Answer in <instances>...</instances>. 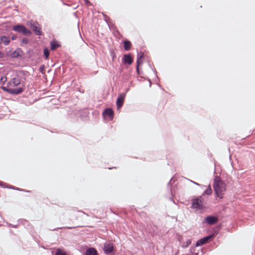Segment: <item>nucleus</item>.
Listing matches in <instances>:
<instances>
[{
  "label": "nucleus",
  "instance_id": "bb28decb",
  "mask_svg": "<svg viewBox=\"0 0 255 255\" xmlns=\"http://www.w3.org/2000/svg\"><path fill=\"white\" fill-rule=\"evenodd\" d=\"M142 63V61L141 59H139L137 58L136 60V65H138V67L139 66V65Z\"/></svg>",
  "mask_w": 255,
  "mask_h": 255
},
{
  "label": "nucleus",
  "instance_id": "7c9ffc66",
  "mask_svg": "<svg viewBox=\"0 0 255 255\" xmlns=\"http://www.w3.org/2000/svg\"><path fill=\"white\" fill-rule=\"evenodd\" d=\"M44 65H41L40 67H39V71L42 72V71L44 69Z\"/></svg>",
  "mask_w": 255,
  "mask_h": 255
},
{
  "label": "nucleus",
  "instance_id": "a18cd8bd",
  "mask_svg": "<svg viewBox=\"0 0 255 255\" xmlns=\"http://www.w3.org/2000/svg\"><path fill=\"white\" fill-rule=\"evenodd\" d=\"M190 252H192V249H190Z\"/></svg>",
  "mask_w": 255,
  "mask_h": 255
},
{
  "label": "nucleus",
  "instance_id": "9d476101",
  "mask_svg": "<svg viewBox=\"0 0 255 255\" xmlns=\"http://www.w3.org/2000/svg\"><path fill=\"white\" fill-rule=\"evenodd\" d=\"M122 61L125 64L131 65L133 62V59L130 54H124L122 58Z\"/></svg>",
  "mask_w": 255,
  "mask_h": 255
},
{
  "label": "nucleus",
  "instance_id": "f03ea898",
  "mask_svg": "<svg viewBox=\"0 0 255 255\" xmlns=\"http://www.w3.org/2000/svg\"><path fill=\"white\" fill-rule=\"evenodd\" d=\"M191 208L196 210H202L205 208L203 206L202 196H199L192 199Z\"/></svg>",
  "mask_w": 255,
  "mask_h": 255
},
{
  "label": "nucleus",
  "instance_id": "a19ab883",
  "mask_svg": "<svg viewBox=\"0 0 255 255\" xmlns=\"http://www.w3.org/2000/svg\"><path fill=\"white\" fill-rule=\"evenodd\" d=\"M2 55V53H1V52L0 51V57H1Z\"/></svg>",
  "mask_w": 255,
  "mask_h": 255
},
{
  "label": "nucleus",
  "instance_id": "6ab92c4d",
  "mask_svg": "<svg viewBox=\"0 0 255 255\" xmlns=\"http://www.w3.org/2000/svg\"><path fill=\"white\" fill-rule=\"evenodd\" d=\"M44 56L45 59H47L49 56V51L47 48H45L43 50Z\"/></svg>",
  "mask_w": 255,
  "mask_h": 255
},
{
  "label": "nucleus",
  "instance_id": "7ed1b4c3",
  "mask_svg": "<svg viewBox=\"0 0 255 255\" xmlns=\"http://www.w3.org/2000/svg\"><path fill=\"white\" fill-rule=\"evenodd\" d=\"M12 30L14 31L22 33L24 35L29 36L32 33L31 31L25 26L18 24L13 26Z\"/></svg>",
  "mask_w": 255,
  "mask_h": 255
},
{
  "label": "nucleus",
  "instance_id": "412c9836",
  "mask_svg": "<svg viewBox=\"0 0 255 255\" xmlns=\"http://www.w3.org/2000/svg\"><path fill=\"white\" fill-rule=\"evenodd\" d=\"M55 255H66V253L58 249L56 250Z\"/></svg>",
  "mask_w": 255,
  "mask_h": 255
},
{
  "label": "nucleus",
  "instance_id": "0eeeda50",
  "mask_svg": "<svg viewBox=\"0 0 255 255\" xmlns=\"http://www.w3.org/2000/svg\"><path fill=\"white\" fill-rule=\"evenodd\" d=\"M214 237L213 235L206 236L202 239H200L197 241L196 243V247H199L203 245L204 244L208 243Z\"/></svg>",
  "mask_w": 255,
  "mask_h": 255
},
{
  "label": "nucleus",
  "instance_id": "de8ad7c7",
  "mask_svg": "<svg viewBox=\"0 0 255 255\" xmlns=\"http://www.w3.org/2000/svg\"><path fill=\"white\" fill-rule=\"evenodd\" d=\"M24 222H27V221L26 220H24L23 221Z\"/></svg>",
  "mask_w": 255,
  "mask_h": 255
},
{
  "label": "nucleus",
  "instance_id": "cd10ccee",
  "mask_svg": "<svg viewBox=\"0 0 255 255\" xmlns=\"http://www.w3.org/2000/svg\"><path fill=\"white\" fill-rule=\"evenodd\" d=\"M0 218H1V219H3V220L4 222H5L6 223V224L8 225V227H12V225L11 224H10V223H8L7 222H6V221L3 219V217H2L1 215H0Z\"/></svg>",
  "mask_w": 255,
  "mask_h": 255
},
{
  "label": "nucleus",
  "instance_id": "2f4dec72",
  "mask_svg": "<svg viewBox=\"0 0 255 255\" xmlns=\"http://www.w3.org/2000/svg\"><path fill=\"white\" fill-rule=\"evenodd\" d=\"M190 181L191 182H192L193 183H194V184H195V185H197V186H200V184H199V183H197V182H194V181H192V180H190Z\"/></svg>",
  "mask_w": 255,
  "mask_h": 255
},
{
  "label": "nucleus",
  "instance_id": "6e6552de",
  "mask_svg": "<svg viewBox=\"0 0 255 255\" xmlns=\"http://www.w3.org/2000/svg\"><path fill=\"white\" fill-rule=\"evenodd\" d=\"M218 221V218L214 216H208L204 220V222L207 223L209 225H212L217 223Z\"/></svg>",
  "mask_w": 255,
  "mask_h": 255
},
{
  "label": "nucleus",
  "instance_id": "9b49d317",
  "mask_svg": "<svg viewBox=\"0 0 255 255\" xmlns=\"http://www.w3.org/2000/svg\"><path fill=\"white\" fill-rule=\"evenodd\" d=\"M23 53V52L21 49L20 48H17L15 51L12 52L11 54V57L13 58H16L21 56Z\"/></svg>",
  "mask_w": 255,
  "mask_h": 255
},
{
  "label": "nucleus",
  "instance_id": "ddd939ff",
  "mask_svg": "<svg viewBox=\"0 0 255 255\" xmlns=\"http://www.w3.org/2000/svg\"><path fill=\"white\" fill-rule=\"evenodd\" d=\"M23 91H24L23 87H19V88H16V89H11L10 88L9 94H10L13 95H18V94L21 93L22 92H23Z\"/></svg>",
  "mask_w": 255,
  "mask_h": 255
},
{
  "label": "nucleus",
  "instance_id": "f8f14e48",
  "mask_svg": "<svg viewBox=\"0 0 255 255\" xmlns=\"http://www.w3.org/2000/svg\"><path fill=\"white\" fill-rule=\"evenodd\" d=\"M21 84L20 80L17 78H12L10 81H9L7 83L8 85L16 87L19 85Z\"/></svg>",
  "mask_w": 255,
  "mask_h": 255
},
{
  "label": "nucleus",
  "instance_id": "f3484780",
  "mask_svg": "<svg viewBox=\"0 0 255 255\" xmlns=\"http://www.w3.org/2000/svg\"><path fill=\"white\" fill-rule=\"evenodd\" d=\"M131 46V43L130 41L128 40H125L124 41V49L126 51H128L130 50Z\"/></svg>",
  "mask_w": 255,
  "mask_h": 255
},
{
  "label": "nucleus",
  "instance_id": "473e14b6",
  "mask_svg": "<svg viewBox=\"0 0 255 255\" xmlns=\"http://www.w3.org/2000/svg\"><path fill=\"white\" fill-rule=\"evenodd\" d=\"M6 184L1 181H0V186H3V185H5Z\"/></svg>",
  "mask_w": 255,
  "mask_h": 255
},
{
  "label": "nucleus",
  "instance_id": "79ce46f5",
  "mask_svg": "<svg viewBox=\"0 0 255 255\" xmlns=\"http://www.w3.org/2000/svg\"><path fill=\"white\" fill-rule=\"evenodd\" d=\"M68 229H73V227H67Z\"/></svg>",
  "mask_w": 255,
  "mask_h": 255
},
{
  "label": "nucleus",
  "instance_id": "c85d7f7f",
  "mask_svg": "<svg viewBox=\"0 0 255 255\" xmlns=\"http://www.w3.org/2000/svg\"><path fill=\"white\" fill-rule=\"evenodd\" d=\"M136 72L137 74H140L141 73L139 70V68L138 67V65H136Z\"/></svg>",
  "mask_w": 255,
  "mask_h": 255
},
{
  "label": "nucleus",
  "instance_id": "dca6fc26",
  "mask_svg": "<svg viewBox=\"0 0 255 255\" xmlns=\"http://www.w3.org/2000/svg\"><path fill=\"white\" fill-rule=\"evenodd\" d=\"M0 40L5 46L8 45L10 43L9 38L6 36H1L0 37Z\"/></svg>",
  "mask_w": 255,
  "mask_h": 255
},
{
  "label": "nucleus",
  "instance_id": "72a5a7b5",
  "mask_svg": "<svg viewBox=\"0 0 255 255\" xmlns=\"http://www.w3.org/2000/svg\"><path fill=\"white\" fill-rule=\"evenodd\" d=\"M16 35H13L12 37H11V39L12 40H15L16 38Z\"/></svg>",
  "mask_w": 255,
  "mask_h": 255
},
{
  "label": "nucleus",
  "instance_id": "c9c22d12",
  "mask_svg": "<svg viewBox=\"0 0 255 255\" xmlns=\"http://www.w3.org/2000/svg\"><path fill=\"white\" fill-rule=\"evenodd\" d=\"M12 227L13 228H17L18 227V224L14 225H12Z\"/></svg>",
  "mask_w": 255,
  "mask_h": 255
},
{
  "label": "nucleus",
  "instance_id": "423d86ee",
  "mask_svg": "<svg viewBox=\"0 0 255 255\" xmlns=\"http://www.w3.org/2000/svg\"><path fill=\"white\" fill-rule=\"evenodd\" d=\"M126 96V93H121L119 95L116 101V105L118 110L120 109L123 106Z\"/></svg>",
  "mask_w": 255,
  "mask_h": 255
},
{
  "label": "nucleus",
  "instance_id": "37998d69",
  "mask_svg": "<svg viewBox=\"0 0 255 255\" xmlns=\"http://www.w3.org/2000/svg\"><path fill=\"white\" fill-rule=\"evenodd\" d=\"M104 16L105 17V18H106V15H104Z\"/></svg>",
  "mask_w": 255,
  "mask_h": 255
},
{
  "label": "nucleus",
  "instance_id": "58836bf2",
  "mask_svg": "<svg viewBox=\"0 0 255 255\" xmlns=\"http://www.w3.org/2000/svg\"><path fill=\"white\" fill-rule=\"evenodd\" d=\"M148 81H149V86L150 87L151 86V81H150V79H148Z\"/></svg>",
  "mask_w": 255,
  "mask_h": 255
},
{
  "label": "nucleus",
  "instance_id": "09e8293b",
  "mask_svg": "<svg viewBox=\"0 0 255 255\" xmlns=\"http://www.w3.org/2000/svg\"><path fill=\"white\" fill-rule=\"evenodd\" d=\"M2 225L0 224V227Z\"/></svg>",
  "mask_w": 255,
  "mask_h": 255
},
{
  "label": "nucleus",
  "instance_id": "a878e982",
  "mask_svg": "<svg viewBox=\"0 0 255 255\" xmlns=\"http://www.w3.org/2000/svg\"><path fill=\"white\" fill-rule=\"evenodd\" d=\"M28 42V39L26 38H24L21 40V43L25 44H27Z\"/></svg>",
  "mask_w": 255,
  "mask_h": 255
},
{
  "label": "nucleus",
  "instance_id": "39448f33",
  "mask_svg": "<svg viewBox=\"0 0 255 255\" xmlns=\"http://www.w3.org/2000/svg\"><path fill=\"white\" fill-rule=\"evenodd\" d=\"M103 249L105 254L107 255H112L114 252V245L111 243H105Z\"/></svg>",
  "mask_w": 255,
  "mask_h": 255
},
{
  "label": "nucleus",
  "instance_id": "f704fd0d",
  "mask_svg": "<svg viewBox=\"0 0 255 255\" xmlns=\"http://www.w3.org/2000/svg\"><path fill=\"white\" fill-rule=\"evenodd\" d=\"M32 52V49H29L27 51L26 53L29 54H30V53H31Z\"/></svg>",
  "mask_w": 255,
  "mask_h": 255
},
{
  "label": "nucleus",
  "instance_id": "a211bd4d",
  "mask_svg": "<svg viewBox=\"0 0 255 255\" xmlns=\"http://www.w3.org/2000/svg\"><path fill=\"white\" fill-rule=\"evenodd\" d=\"M212 192V190L211 188V187L210 185H209L206 190L202 193V194L201 195L202 197L204 196V195H210L211 194Z\"/></svg>",
  "mask_w": 255,
  "mask_h": 255
},
{
  "label": "nucleus",
  "instance_id": "1a4fd4ad",
  "mask_svg": "<svg viewBox=\"0 0 255 255\" xmlns=\"http://www.w3.org/2000/svg\"><path fill=\"white\" fill-rule=\"evenodd\" d=\"M114 115V113L113 110L110 108H106L102 113V115L104 118L108 117L111 120L113 119Z\"/></svg>",
  "mask_w": 255,
  "mask_h": 255
},
{
  "label": "nucleus",
  "instance_id": "ea45409f",
  "mask_svg": "<svg viewBox=\"0 0 255 255\" xmlns=\"http://www.w3.org/2000/svg\"><path fill=\"white\" fill-rule=\"evenodd\" d=\"M61 228H57V229H53V231H56V230H57V229H61Z\"/></svg>",
  "mask_w": 255,
  "mask_h": 255
},
{
  "label": "nucleus",
  "instance_id": "4468645a",
  "mask_svg": "<svg viewBox=\"0 0 255 255\" xmlns=\"http://www.w3.org/2000/svg\"><path fill=\"white\" fill-rule=\"evenodd\" d=\"M51 49L52 50H55L57 48L60 47L61 45L57 41L53 40L50 42Z\"/></svg>",
  "mask_w": 255,
  "mask_h": 255
},
{
  "label": "nucleus",
  "instance_id": "e433bc0d",
  "mask_svg": "<svg viewBox=\"0 0 255 255\" xmlns=\"http://www.w3.org/2000/svg\"><path fill=\"white\" fill-rule=\"evenodd\" d=\"M129 90V88H128L126 90V92H128V91Z\"/></svg>",
  "mask_w": 255,
  "mask_h": 255
},
{
  "label": "nucleus",
  "instance_id": "393cba45",
  "mask_svg": "<svg viewBox=\"0 0 255 255\" xmlns=\"http://www.w3.org/2000/svg\"><path fill=\"white\" fill-rule=\"evenodd\" d=\"M191 244V240H188L186 242V244L184 245H183V247L184 248H186L189 245H190V244Z\"/></svg>",
  "mask_w": 255,
  "mask_h": 255
},
{
  "label": "nucleus",
  "instance_id": "f257e3e1",
  "mask_svg": "<svg viewBox=\"0 0 255 255\" xmlns=\"http://www.w3.org/2000/svg\"><path fill=\"white\" fill-rule=\"evenodd\" d=\"M216 196L219 199L223 198L224 192L226 190V184L221 179L220 176H216L213 185Z\"/></svg>",
  "mask_w": 255,
  "mask_h": 255
},
{
  "label": "nucleus",
  "instance_id": "c756f323",
  "mask_svg": "<svg viewBox=\"0 0 255 255\" xmlns=\"http://www.w3.org/2000/svg\"><path fill=\"white\" fill-rule=\"evenodd\" d=\"M85 1V3L87 5H90L91 4L90 1H89V0H84Z\"/></svg>",
  "mask_w": 255,
  "mask_h": 255
},
{
  "label": "nucleus",
  "instance_id": "2eb2a0df",
  "mask_svg": "<svg viewBox=\"0 0 255 255\" xmlns=\"http://www.w3.org/2000/svg\"><path fill=\"white\" fill-rule=\"evenodd\" d=\"M97 250L94 248H90L87 250L85 255H98Z\"/></svg>",
  "mask_w": 255,
  "mask_h": 255
},
{
  "label": "nucleus",
  "instance_id": "49530a36",
  "mask_svg": "<svg viewBox=\"0 0 255 255\" xmlns=\"http://www.w3.org/2000/svg\"><path fill=\"white\" fill-rule=\"evenodd\" d=\"M112 168H113V167H112V168H109V169H112Z\"/></svg>",
  "mask_w": 255,
  "mask_h": 255
},
{
  "label": "nucleus",
  "instance_id": "b1692460",
  "mask_svg": "<svg viewBox=\"0 0 255 255\" xmlns=\"http://www.w3.org/2000/svg\"><path fill=\"white\" fill-rule=\"evenodd\" d=\"M1 89L4 92H6L7 93H9V91H10V88H8L6 87H4V86H1L0 87Z\"/></svg>",
  "mask_w": 255,
  "mask_h": 255
},
{
  "label": "nucleus",
  "instance_id": "4c0bfd02",
  "mask_svg": "<svg viewBox=\"0 0 255 255\" xmlns=\"http://www.w3.org/2000/svg\"><path fill=\"white\" fill-rule=\"evenodd\" d=\"M154 73H155V75L156 77H157V74H156V70H154Z\"/></svg>",
  "mask_w": 255,
  "mask_h": 255
},
{
  "label": "nucleus",
  "instance_id": "5701e85b",
  "mask_svg": "<svg viewBox=\"0 0 255 255\" xmlns=\"http://www.w3.org/2000/svg\"><path fill=\"white\" fill-rule=\"evenodd\" d=\"M144 53L142 52H140V53H137V58L139 59H141L142 58L144 57Z\"/></svg>",
  "mask_w": 255,
  "mask_h": 255
},
{
  "label": "nucleus",
  "instance_id": "aec40b11",
  "mask_svg": "<svg viewBox=\"0 0 255 255\" xmlns=\"http://www.w3.org/2000/svg\"><path fill=\"white\" fill-rule=\"evenodd\" d=\"M7 81V77L5 76H1L0 78V84L4 85Z\"/></svg>",
  "mask_w": 255,
  "mask_h": 255
},
{
  "label": "nucleus",
  "instance_id": "4be33fe9",
  "mask_svg": "<svg viewBox=\"0 0 255 255\" xmlns=\"http://www.w3.org/2000/svg\"><path fill=\"white\" fill-rule=\"evenodd\" d=\"M2 187H4V188H10V189H15V190H19V191H21L22 190L19 188H16L14 186H5L4 185H3V186H2Z\"/></svg>",
  "mask_w": 255,
  "mask_h": 255
},
{
  "label": "nucleus",
  "instance_id": "c03bdc74",
  "mask_svg": "<svg viewBox=\"0 0 255 255\" xmlns=\"http://www.w3.org/2000/svg\"><path fill=\"white\" fill-rule=\"evenodd\" d=\"M171 182V180L169 181V183H168V184H169Z\"/></svg>",
  "mask_w": 255,
  "mask_h": 255
},
{
  "label": "nucleus",
  "instance_id": "20e7f679",
  "mask_svg": "<svg viewBox=\"0 0 255 255\" xmlns=\"http://www.w3.org/2000/svg\"><path fill=\"white\" fill-rule=\"evenodd\" d=\"M29 26L36 35H42L41 27L38 22L31 20L29 22Z\"/></svg>",
  "mask_w": 255,
  "mask_h": 255
}]
</instances>
